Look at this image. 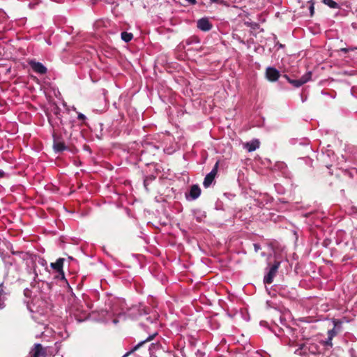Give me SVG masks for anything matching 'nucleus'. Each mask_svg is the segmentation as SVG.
I'll return each mask as SVG.
<instances>
[{
	"instance_id": "18",
	"label": "nucleus",
	"mask_w": 357,
	"mask_h": 357,
	"mask_svg": "<svg viewBox=\"0 0 357 357\" xmlns=\"http://www.w3.org/2000/svg\"><path fill=\"white\" fill-rule=\"evenodd\" d=\"M333 324H334V328H340L342 324V321L340 319H333Z\"/></svg>"
},
{
	"instance_id": "16",
	"label": "nucleus",
	"mask_w": 357,
	"mask_h": 357,
	"mask_svg": "<svg viewBox=\"0 0 357 357\" xmlns=\"http://www.w3.org/2000/svg\"><path fill=\"white\" fill-rule=\"evenodd\" d=\"M332 340H333V338H331L328 337V339L324 342L323 344L325 346V347H333V342H332Z\"/></svg>"
},
{
	"instance_id": "1",
	"label": "nucleus",
	"mask_w": 357,
	"mask_h": 357,
	"mask_svg": "<svg viewBox=\"0 0 357 357\" xmlns=\"http://www.w3.org/2000/svg\"><path fill=\"white\" fill-rule=\"evenodd\" d=\"M312 77V73L310 71L307 72L305 75H303L300 79H291L288 75H284V77L287 79V80L291 84L295 87H300L303 84H305L308 81L311 79Z\"/></svg>"
},
{
	"instance_id": "21",
	"label": "nucleus",
	"mask_w": 357,
	"mask_h": 357,
	"mask_svg": "<svg viewBox=\"0 0 357 357\" xmlns=\"http://www.w3.org/2000/svg\"><path fill=\"white\" fill-rule=\"evenodd\" d=\"M218 3L220 4V5H223V6H229V5L224 0H219V1H218Z\"/></svg>"
},
{
	"instance_id": "2",
	"label": "nucleus",
	"mask_w": 357,
	"mask_h": 357,
	"mask_svg": "<svg viewBox=\"0 0 357 357\" xmlns=\"http://www.w3.org/2000/svg\"><path fill=\"white\" fill-rule=\"evenodd\" d=\"M219 162H220L219 161H217L215 162V165L213 166L212 170L211 171V172H209L205 176L204 182H203V185L205 188H208V187H210V185L213 182L215 178L218 174Z\"/></svg>"
},
{
	"instance_id": "28",
	"label": "nucleus",
	"mask_w": 357,
	"mask_h": 357,
	"mask_svg": "<svg viewBox=\"0 0 357 357\" xmlns=\"http://www.w3.org/2000/svg\"><path fill=\"white\" fill-rule=\"evenodd\" d=\"M211 1L213 3H218V1H219V0H211Z\"/></svg>"
},
{
	"instance_id": "12",
	"label": "nucleus",
	"mask_w": 357,
	"mask_h": 357,
	"mask_svg": "<svg viewBox=\"0 0 357 357\" xmlns=\"http://www.w3.org/2000/svg\"><path fill=\"white\" fill-rule=\"evenodd\" d=\"M200 194L201 189L199 187V185H193L191 186L189 195L192 199H197L199 197Z\"/></svg>"
},
{
	"instance_id": "14",
	"label": "nucleus",
	"mask_w": 357,
	"mask_h": 357,
	"mask_svg": "<svg viewBox=\"0 0 357 357\" xmlns=\"http://www.w3.org/2000/svg\"><path fill=\"white\" fill-rule=\"evenodd\" d=\"M121 39L123 41H125L126 43H128V42H130L132 39L133 34L132 33H128V32H126V31H123L121 33Z\"/></svg>"
},
{
	"instance_id": "6",
	"label": "nucleus",
	"mask_w": 357,
	"mask_h": 357,
	"mask_svg": "<svg viewBox=\"0 0 357 357\" xmlns=\"http://www.w3.org/2000/svg\"><path fill=\"white\" fill-rule=\"evenodd\" d=\"M280 76V72L273 67H268L266 70V77L270 82L277 81Z\"/></svg>"
},
{
	"instance_id": "23",
	"label": "nucleus",
	"mask_w": 357,
	"mask_h": 357,
	"mask_svg": "<svg viewBox=\"0 0 357 357\" xmlns=\"http://www.w3.org/2000/svg\"><path fill=\"white\" fill-rule=\"evenodd\" d=\"M5 176L6 173L3 170L0 169V179L5 177Z\"/></svg>"
},
{
	"instance_id": "15",
	"label": "nucleus",
	"mask_w": 357,
	"mask_h": 357,
	"mask_svg": "<svg viewBox=\"0 0 357 357\" xmlns=\"http://www.w3.org/2000/svg\"><path fill=\"white\" fill-rule=\"evenodd\" d=\"M322 1L324 4L327 5L331 8H340L338 3L333 0H322Z\"/></svg>"
},
{
	"instance_id": "20",
	"label": "nucleus",
	"mask_w": 357,
	"mask_h": 357,
	"mask_svg": "<svg viewBox=\"0 0 357 357\" xmlns=\"http://www.w3.org/2000/svg\"><path fill=\"white\" fill-rule=\"evenodd\" d=\"M77 118H78L79 120H81V121H84V120L86 119V116L83 114H82V113H79L78 114Z\"/></svg>"
},
{
	"instance_id": "29",
	"label": "nucleus",
	"mask_w": 357,
	"mask_h": 357,
	"mask_svg": "<svg viewBox=\"0 0 357 357\" xmlns=\"http://www.w3.org/2000/svg\"><path fill=\"white\" fill-rule=\"evenodd\" d=\"M342 51L347 52V50L346 49H342Z\"/></svg>"
},
{
	"instance_id": "26",
	"label": "nucleus",
	"mask_w": 357,
	"mask_h": 357,
	"mask_svg": "<svg viewBox=\"0 0 357 357\" xmlns=\"http://www.w3.org/2000/svg\"><path fill=\"white\" fill-rule=\"evenodd\" d=\"M194 41H196L197 43H199V40L198 39V38L195 37V38H194Z\"/></svg>"
},
{
	"instance_id": "5",
	"label": "nucleus",
	"mask_w": 357,
	"mask_h": 357,
	"mask_svg": "<svg viewBox=\"0 0 357 357\" xmlns=\"http://www.w3.org/2000/svg\"><path fill=\"white\" fill-rule=\"evenodd\" d=\"M29 65L36 73L44 75L47 71V68L42 63L31 60L29 61Z\"/></svg>"
},
{
	"instance_id": "8",
	"label": "nucleus",
	"mask_w": 357,
	"mask_h": 357,
	"mask_svg": "<svg viewBox=\"0 0 357 357\" xmlns=\"http://www.w3.org/2000/svg\"><path fill=\"white\" fill-rule=\"evenodd\" d=\"M64 259L59 258L56 262L51 263L50 266L56 271L60 275H61V278L64 279V273L63 271V266Z\"/></svg>"
},
{
	"instance_id": "11",
	"label": "nucleus",
	"mask_w": 357,
	"mask_h": 357,
	"mask_svg": "<svg viewBox=\"0 0 357 357\" xmlns=\"http://www.w3.org/2000/svg\"><path fill=\"white\" fill-rule=\"evenodd\" d=\"M259 147V142L257 139L252 140L244 144V148H245L249 152L254 151Z\"/></svg>"
},
{
	"instance_id": "3",
	"label": "nucleus",
	"mask_w": 357,
	"mask_h": 357,
	"mask_svg": "<svg viewBox=\"0 0 357 357\" xmlns=\"http://www.w3.org/2000/svg\"><path fill=\"white\" fill-rule=\"evenodd\" d=\"M280 266V262L275 261L274 264L270 268L268 273L265 275L264 282L265 284H271L273 278L276 275L278 270Z\"/></svg>"
},
{
	"instance_id": "13",
	"label": "nucleus",
	"mask_w": 357,
	"mask_h": 357,
	"mask_svg": "<svg viewBox=\"0 0 357 357\" xmlns=\"http://www.w3.org/2000/svg\"><path fill=\"white\" fill-rule=\"evenodd\" d=\"M4 289L3 283H0V310L3 309L6 306L5 301L6 293Z\"/></svg>"
},
{
	"instance_id": "19",
	"label": "nucleus",
	"mask_w": 357,
	"mask_h": 357,
	"mask_svg": "<svg viewBox=\"0 0 357 357\" xmlns=\"http://www.w3.org/2000/svg\"><path fill=\"white\" fill-rule=\"evenodd\" d=\"M155 177L154 176H151V177H146L144 180V185L146 188V190H148V184H149V182L148 181L150 180V181H152L153 179H154Z\"/></svg>"
},
{
	"instance_id": "10",
	"label": "nucleus",
	"mask_w": 357,
	"mask_h": 357,
	"mask_svg": "<svg viewBox=\"0 0 357 357\" xmlns=\"http://www.w3.org/2000/svg\"><path fill=\"white\" fill-rule=\"evenodd\" d=\"M54 149L56 152H61L64 150H66L68 148L65 145V143L63 141H60L56 136L54 135Z\"/></svg>"
},
{
	"instance_id": "7",
	"label": "nucleus",
	"mask_w": 357,
	"mask_h": 357,
	"mask_svg": "<svg viewBox=\"0 0 357 357\" xmlns=\"http://www.w3.org/2000/svg\"><path fill=\"white\" fill-rule=\"evenodd\" d=\"M197 26L203 31H208L212 29L213 25L207 18L203 17L197 21Z\"/></svg>"
},
{
	"instance_id": "22",
	"label": "nucleus",
	"mask_w": 357,
	"mask_h": 357,
	"mask_svg": "<svg viewBox=\"0 0 357 357\" xmlns=\"http://www.w3.org/2000/svg\"><path fill=\"white\" fill-rule=\"evenodd\" d=\"M314 4L312 3V4L310 6V15H313V14H314Z\"/></svg>"
},
{
	"instance_id": "4",
	"label": "nucleus",
	"mask_w": 357,
	"mask_h": 357,
	"mask_svg": "<svg viewBox=\"0 0 357 357\" xmlns=\"http://www.w3.org/2000/svg\"><path fill=\"white\" fill-rule=\"evenodd\" d=\"M30 357H46L47 351L40 344H35L29 352Z\"/></svg>"
},
{
	"instance_id": "9",
	"label": "nucleus",
	"mask_w": 357,
	"mask_h": 357,
	"mask_svg": "<svg viewBox=\"0 0 357 357\" xmlns=\"http://www.w3.org/2000/svg\"><path fill=\"white\" fill-rule=\"evenodd\" d=\"M157 335V333H155L152 335L149 336L145 340L140 342L139 344L135 345L130 351L127 352L123 357H128L132 353H134L135 351L139 349L144 343L147 342L151 341L155 336Z\"/></svg>"
},
{
	"instance_id": "24",
	"label": "nucleus",
	"mask_w": 357,
	"mask_h": 357,
	"mask_svg": "<svg viewBox=\"0 0 357 357\" xmlns=\"http://www.w3.org/2000/svg\"><path fill=\"white\" fill-rule=\"evenodd\" d=\"M254 247L256 252L261 249L260 245L258 244H254Z\"/></svg>"
},
{
	"instance_id": "17",
	"label": "nucleus",
	"mask_w": 357,
	"mask_h": 357,
	"mask_svg": "<svg viewBox=\"0 0 357 357\" xmlns=\"http://www.w3.org/2000/svg\"><path fill=\"white\" fill-rule=\"evenodd\" d=\"M336 335H337V332H336L335 328H333V329L329 330L328 331V337H330V339L333 338Z\"/></svg>"
},
{
	"instance_id": "25",
	"label": "nucleus",
	"mask_w": 357,
	"mask_h": 357,
	"mask_svg": "<svg viewBox=\"0 0 357 357\" xmlns=\"http://www.w3.org/2000/svg\"><path fill=\"white\" fill-rule=\"evenodd\" d=\"M186 1L192 5H194L197 3L196 0H186Z\"/></svg>"
},
{
	"instance_id": "27",
	"label": "nucleus",
	"mask_w": 357,
	"mask_h": 357,
	"mask_svg": "<svg viewBox=\"0 0 357 357\" xmlns=\"http://www.w3.org/2000/svg\"><path fill=\"white\" fill-rule=\"evenodd\" d=\"M84 149H87V150H89V146H87V145H85V146H84Z\"/></svg>"
}]
</instances>
